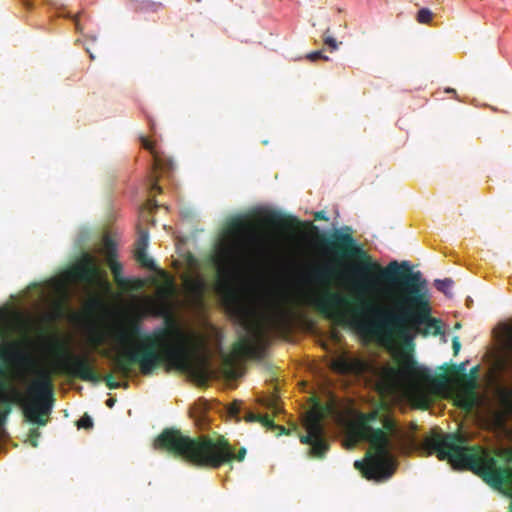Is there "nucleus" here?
Returning <instances> with one entry per match:
<instances>
[{
    "label": "nucleus",
    "mask_w": 512,
    "mask_h": 512,
    "mask_svg": "<svg viewBox=\"0 0 512 512\" xmlns=\"http://www.w3.org/2000/svg\"><path fill=\"white\" fill-rule=\"evenodd\" d=\"M323 249L337 260H354L348 269L354 287L361 292H375L382 283L397 284L400 293L392 308H382L371 301L361 303V308L373 316L364 320L354 318L351 322L361 333L377 338L384 343H399L405 350L413 351L417 336H437L442 333V322L432 316L427 281L420 271H412L408 262L391 261L386 267L375 261L345 226L336 229L328 237L321 236ZM378 376L386 385L400 381L432 383L445 386L449 379L445 373L433 376L430 369L420 366L410 352H403L398 366L384 365Z\"/></svg>",
    "instance_id": "f257e3e1"
},
{
    "label": "nucleus",
    "mask_w": 512,
    "mask_h": 512,
    "mask_svg": "<svg viewBox=\"0 0 512 512\" xmlns=\"http://www.w3.org/2000/svg\"><path fill=\"white\" fill-rule=\"evenodd\" d=\"M151 313L164 316L165 326L146 333L139 319H129L114 332V339L124 348L113 358L114 371L129 377L135 365L141 374L151 375L164 361L186 369L190 364L188 336L163 304L152 302Z\"/></svg>",
    "instance_id": "f03ea898"
},
{
    "label": "nucleus",
    "mask_w": 512,
    "mask_h": 512,
    "mask_svg": "<svg viewBox=\"0 0 512 512\" xmlns=\"http://www.w3.org/2000/svg\"><path fill=\"white\" fill-rule=\"evenodd\" d=\"M154 448L165 450L175 456L199 466L217 469L232 460L243 461L246 448L242 447L237 453L224 436L212 438L208 435L191 438L180 431L166 428L154 441Z\"/></svg>",
    "instance_id": "7ed1b4c3"
},
{
    "label": "nucleus",
    "mask_w": 512,
    "mask_h": 512,
    "mask_svg": "<svg viewBox=\"0 0 512 512\" xmlns=\"http://www.w3.org/2000/svg\"><path fill=\"white\" fill-rule=\"evenodd\" d=\"M28 398L14 385L0 378V428L5 425L14 404L24 409L26 418L39 426H45L54 405L52 374L47 369L37 371L36 379L28 388Z\"/></svg>",
    "instance_id": "20e7f679"
},
{
    "label": "nucleus",
    "mask_w": 512,
    "mask_h": 512,
    "mask_svg": "<svg viewBox=\"0 0 512 512\" xmlns=\"http://www.w3.org/2000/svg\"><path fill=\"white\" fill-rule=\"evenodd\" d=\"M379 418V411L361 413L352 426L353 434L361 440L369 442L373 453L367 454L366 462L355 461L354 466L368 480L384 481L395 471V463L391 455V440L386 432L372 427L371 423Z\"/></svg>",
    "instance_id": "39448f33"
},
{
    "label": "nucleus",
    "mask_w": 512,
    "mask_h": 512,
    "mask_svg": "<svg viewBox=\"0 0 512 512\" xmlns=\"http://www.w3.org/2000/svg\"><path fill=\"white\" fill-rule=\"evenodd\" d=\"M248 240L258 241L255 225L240 218L233 219L228 226V239L221 243L214 258L219 276L218 287L231 297L234 294L230 280L246 253Z\"/></svg>",
    "instance_id": "423d86ee"
},
{
    "label": "nucleus",
    "mask_w": 512,
    "mask_h": 512,
    "mask_svg": "<svg viewBox=\"0 0 512 512\" xmlns=\"http://www.w3.org/2000/svg\"><path fill=\"white\" fill-rule=\"evenodd\" d=\"M323 418L324 413L320 406L309 410L304 418L307 433L300 436L302 444L310 445L309 454L317 458H323L329 450V443L324 435Z\"/></svg>",
    "instance_id": "0eeeda50"
},
{
    "label": "nucleus",
    "mask_w": 512,
    "mask_h": 512,
    "mask_svg": "<svg viewBox=\"0 0 512 512\" xmlns=\"http://www.w3.org/2000/svg\"><path fill=\"white\" fill-rule=\"evenodd\" d=\"M348 299L339 292L325 289L321 295L312 302L313 306L326 318L345 323V313L342 307L347 305Z\"/></svg>",
    "instance_id": "6e6552de"
},
{
    "label": "nucleus",
    "mask_w": 512,
    "mask_h": 512,
    "mask_svg": "<svg viewBox=\"0 0 512 512\" xmlns=\"http://www.w3.org/2000/svg\"><path fill=\"white\" fill-rule=\"evenodd\" d=\"M64 367L67 373L87 382H99L101 376L96 372L93 360L87 355L69 354Z\"/></svg>",
    "instance_id": "1a4fd4ad"
},
{
    "label": "nucleus",
    "mask_w": 512,
    "mask_h": 512,
    "mask_svg": "<svg viewBox=\"0 0 512 512\" xmlns=\"http://www.w3.org/2000/svg\"><path fill=\"white\" fill-rule=\"evenodd\" d=\"M141 144L153 156L152 173L149 178L150 191L161 193L162 188L158 185L159 174L169 173L172 171L174 168V163L169 157L155 150L153 142H151L148 138L141 137Z\"/></svg>",
    "instance_id": "9d476101"
},
{
    "label": "nucleus",
    "mask_w": 512,
    "mask_h": 512,
    "mask_svg": "<svg viewBox=\"0 0 512 512\" xmlns=\"http://www.w3.org/2000/svg\"><path fill=\"white\" fill-rule=\"evenodd\" d=\"M381 422L383 426L381 429L391 440V453L394 451L406 453L414 448L416 444L413 437L400 429L394 419L384 416Z\"/></svg>",
    "instance_id": "9b49d317"
},
{
    "label": "nucleus",
    "mask_w": 512,
    "mask_h": 512,
    "mask_svg": "<svg viewBox=\"0 0 512 512\" xmlns=\"http://www.w3.org/2000/svg\"><path fill=\"white\" fill-rule=\"evenodd\" d=\"M331 368L338 374L361 376L370 371L371 366L362 358L343 354L331 362Z\"/></svg>",
    "instance_id": "f8f14e48"
},
{
    "label": "nucleus",
    "mask_w": 512,
    "mask_h": 512,
    "mask_svg": "<svg viewBox=\"0 0 512 512\" xmlns=\"http://www.w3.org/2000/svg\"><path fill=\"white\" fill-rule=\"evenodd\" d=\"M68 276L76 281L92 283L100 277V268L93 256L85 254L78 264L69 269Z\"/></svg>",
    "instance_id": "ddd939ff"
},
{
    "label": "nucleus",
    "mask_w": 512,
    "mask_h": 512,
    "mask_svg": "<svg viewBox=\"0 0 512 512\" xmlns=\"http://www.w3.org/2000/svg\"><path fill=\"white\" fill-rule=\"evenodd\" d=\"M263 353V347L257 344L247 335L241 336L232 346V355L226 359L229 365L235 360L246 358H260Z\"/></svg>",
    "instance_id": "4468645a"
},
{
    "label": "nucleus",
    "mask_w": 512,
    "mask_h": 512,
    "mask_svg": "<svg viewBox=\"0 0 512 512\" xmlns=\"http://www.w3.org/2000/svg\"><path fill=\"white\" fill-rule=\"evenodd\" d=\"M107 263H108L109 268L113 274L115 283L121 290H123L125 292H129V291L139 290L143 287L142 280L128 279V278L123 277V275H122L123 266L120 262H118L117 260H113V261L111 260Z\"/></svg>",
    "instance_id": "2eb2a0df"
},
{
    "label": "nucleus",
    "mask_w": 512,
    "mask_h": 512,
    "mask_svg": "<svg viewBox=\"0 0 512 512\" xmlns=\"http://www.w3.org/2000/svg\"><path fill=\"white\" fill-rule=\"evenodd\" d=\"M149 235L146 230H140L135 243L134 257L136 261L144 268L156 270V266L151 258L148 257L146 250L148 247Z\"/></svg>",
    "instance_id": "dca6fc26"
},
{
    "label": "nucleus",
    "mask_w": 512,
    "mask_h": 512,
    "mask_svg": "<svg viewBox=\"0 0 512 512\" xmlns=\"http://www.w3.org/2000/svg\"><path fill=\"white\" fill-rule=\"evenodd\" d=\"M496 397L500 407L499 419L504 421L506 418L512 417V387H498Z\"/></svg>",
    "instance_id": "f3484780"
},
{
    "label": "nucleus",
    "mask_w": 512,
    "mask_h": 512,
    "mask_svg": "<svg viewBox=\"0 0 512 512\" xmlns=\"http://www.w3.org/2000/svg\"><path fill=\"white\" fill-rule=\"evenodd\" d=\"M264 221L266 224L281 230H289L300 225L297 218L292 216H283L276 212L267 214Z\"/></svg>",
    "instance_id": "a211bd4d"
},
{
    "label": "nucleus",
    "mask_w": 512,
    "mask_h": 512,
    "mask_svg": "<svg viewBox=\"0 0 512 512\" xmlns=\"http://www.w3.org/2000/svg\"><path fill=\"white\" fill-rule=\"evenodd\" d=\"M244 419L246 422H259L267 429L275 431L277 433V435H282V434L289 435L290 434V430L286 429L284 426L275 424L273 419H271L268 415H261V414H256L253 412H247Z\"/></svg>",
    "instance_id": "6ab92c4d"
},
{
    "label": "nucleus",
    "mask_w": 512,
    "mask_h": 512,
    "mask_svg": "<svg viewBox=\"0 0 512 512\" xmlns=\"http://www.w3.org/2000/svg\"><path fill=\"white\" fill-rule=\"evenodd\" d=\"M337 275L336 269L331 265H323L313 271V279L321 284H328Z\"/></svg>",
    "instance_id": "aec40b11"
},
{
    "label": "nucleus",
    "mask_w": 512,
    "mask_h": 512,
    "mask_svg": "<svg viewBox=\"0 0 512 512\" xmlns=\"http://www.w3.org/2000/svg\"><path fill=\"white\" fill-rule=\"evenodd\" d=\"M457 405L464 409L465 411L469 412L474 409V407L477 405L478 398L477 395H473L471 393H467L462 391L457 396Z\"/></svg>",
    "instance_id": "412c9836"
},
{
    "label": "nucleus",
    "mask_w": 512,
    "mask_h": 512,
    "mask_svg": "<svg viewBox=\"0 0 512 512\" xmlns=\"http://www.w3.org/2000/svg\"><path fill=\"white\" fill-rule=\"evenodd\" d=\"M103 252L106 256L107 262L117 260V247L116 243L109 237L104 238Z\"/></svg>",
    "instance_id": "4be33fe9"
},
{
    "label": "nucleus",
    "mask_w": 512,
    "mask_h": 512,
    "mask_svg": "<svg viewBox=\"0 0 512 512\" xmlns=\"http://www.w3.org/2000/svg\"><path fill=\"white\" fill-rule=\"evenodd\" d=\"M463 391L477 395L475 390L477 388L476 376L463 374Z\"/></svg>",
    "instance_id": "5701e85b"
},
{
    "label": "nucleus",
    "mask_w": 512,
    "mask_h": 512,
    "mask_svg": "<svg viewBox=\"0 0 512 512\" xmlns=\"http://www.w3.org/2000/svg\"><path fill=\"white\" fill-rule=\"evenodd\" d=\"M433 13L428 8H422L418 11L416 20L420 24H429L432 21Z\"/></svg>",
    "instance_id": "b1692460"
},
{
    "label": "nucleus",
    "mask_w": 512,
    "mask_h": 512,
    "mask_svg": "<svg viewBox=\"0 0 512 512\" xmlns=\"http://www.w3.org/2000/svg\"><path fill=\"white\" fill-rule=\"evenodd\" d=\"M452 286H453V281L449 278H446L443 280H440V279L435 280V287L437 288V290L443 292L446 295L450 294V290H451Z\"/></svg>",
    "instance_id": "393cba45"
},
{
    "label": "nucleus",
    "mask_w": 512,
    "mask_h": 512,
    "mask_svg": "<svg viewBox=\"0 0 512 512\" xmlns=\"http://www.w3.org/2000/svg\"><path fill=\"white\" fill-rule=\"evenodd\" d=\"M507 356L504 361V367L506 370L512 372V328L509 331L508 342H507Z\"/></svg>",
    "instance_id": "a878e982"
},
{
    "label": "nucleus",
    "mask_w": 512,
    "mask_h": 512,
    "mask_svg": "<svg viewBox=\"0 0 512 512\" xmlns=\"http://www.w3.org/2000/svg\"><path fill=\"white\" fill-rule=\"evenodd\" d=\"M323 41L326 45H328L332 50L337 48L336 39L330 35V28H327L323 34Z\"/></svg>",
    "instance_id": "bb28decb"
},
{
    "label": "nucleus",
    "mask_w": 512,
    "mask_h": 512,
    "mask_svg": "<svg viewBox=\"0 0 512 512\" xmlns=\"http://www.w3.org/2000/svg\"><path fill=\"white\" fill-rule=\"evenodd\" d=\"M104 381H105L106 386L109 389H118L122 386V384L120 382H118L114 379L112 374H107L104 377Z\"/></svg>",
    "instance_id": "cd10ccee"
},
{
    "label": "nucleus",
    "mask_w": 512,
    "mask_h": 512,
    "mask_svg": "<svg viewBox=\"0 0 512 512\" xmlns=\"http://www.w3.org/2000/svg\"><path fill=\"white\" fill-rule=\"evenodd\" d=\"M77 425L79 428L90 429L93 427V420L90 416L85 414L79 419Z\"/></svg>",
    "instance_id": "c85d7f7f"
},
{
    "label": "nucleus",
    "mask_w": 512,
    "mask_h": 512,
    "mask_svg": "<svg viewBox=\"0 0 512 512\" xmlns=\"http://www.w3.org/2000/svg\"><path fill=\"white\" fill-rule=\"evenodd\" d=\"M240 411H241V402L240 401H234L232 404H230V406L228 408V413L232 417L238 418Z\"/></svg>",
    "instance_id": "c756f323"
},
{
    "label": "nucleus",
    "mask_w": 512,
    "mask_h": 512,
    "mask_svg": "<svg viewBox=\"0 0 512 512\" xmlns=\"http://www.w3.org/2000/svg\"><path fill=\"white\" fill-rule=\"evenodd\" d=\"M306 58L310 61H317L319 59L328 60V57L322 51H314L307 54Z\"/></svg>",
    "instance_id": "7c9ffc66"
},
{
    "label": "nucleus",
    "mask_w": 512,
    "mask_h": 512,
    "mask_svg": "<svg viewBox=\"0 0 512 512\" xmlns=\"http://www.w3.org/2000/svg\"><path fill=\"white\" fill-rule=\"evenodd\" d=\"M40 437V432L37 429H32L29 433V441L33 447L38 446V438Z\"/></svg>",
    "instance_id": "2f4dec72"
},
{
    "label": "nucleus",
    "mask_w": 512,
    "mask_h": 512,
    "mask_svg": "<svg viewBox=\"0 0 512 512\" xmlns=\"http://www.w3.org/2000/svg\"><path fill=\"white\" fill-rule=\"evenodd\" d=\"M466 364L467 362H462L461 364L459 365H451V370L452 372L454 373H460V374H466L465 373V370H466Z\"/></svg>",
    "instance_id": "473e14b6"
},
{
    "label": "nucleus",
    "mask_w": 512,
    "mask_h": 512,
    "mask_svg": "<svg viewBox=\"0 0 512 512\" xmlns=\"http://www.w3.org/2000/svg\"><path fill=\"white\" fill-rule=\"evenodd\" d=\"M452 348L454 355H457L461 348V343L458 336H454L452 339Z\"/></svg>",
    "instance_id": "72a5a7b5"
},
{
    "label": "nucleus",
    "mask_w": 512,
    "mask_h": 512,
    "mask_svg": "<svg viewBox=\"0 0 512 512\" xmlns=\"http://www.w3.org/2000/svg\"><path fill=\"white\" fill-rule=\"evenodd\" d=\"M314 219L319 221H328V217L325 211H317L314 214Z\"/></svg>",
    "instance_id": "f704fd0d"
},
{
    "label": "nucleus",
    "mask_w": 512,
    "mask_h": 512,
    "mask_svg": "<svg viewBox=\"0 0 512 512\" xmlns=\"http://www.w3.org/2000/svg\"><path fill=\"white\" fill-rule=\"evenodd\" d=\"M158 208L157 201L155 199H149L146 203V209L149 211H153Z\"/></svg>",
    "instance_id": "c9c22d12"
},
{
    "label": "nucleus",
    "mask_w": 512,
    "mask_h": 512,
    "mask_svg": "<svg viewBox=\"0 0 512 512\" xmlns=\"http://www.w3.org/2000/svg\"><path fill=\"white\" fill-rule=\"evenodd\" d=\"M116 403V399L115 398H108L105 402L106 406L109 407V408H112Z\"/></svg>",
    "instance_id": "e433bc0d"
},
{
    "label": "nucleus",
    "mask_w": 512,
    "mask_h": 512,
    "mask_svg": "<svg viewBox=\"0 0 512 512\" xmlns=\"http://www.w3.org/2000/svg\"><path fill=\"white\" fill-rule=\"evenodd\" d=\"M7 355V349L0 345V359H4Z\"/></svg>",
    "instance_id": "4c0bfd02"
},
{
    "label": "nucleus",
    "mask_w": 512,
    "mask_h": 512,
    "mask_svg": "<svg viewBox=\"0 0 512 512\" xmlns=\"http://www.w3.org/2000/svg\"><path fill=\"white\" fill-rule=\"evenodd\" d=\"M478 374V366H475L471 369L470 373L468 375H473L477 377Z\"/></svg>",
    "instance_id": "58836bf2"
},
{
    "label": "nucleus",
    "mask_w": 512,
    "mask_h": 512,
    "mask_svg": "<svg viewBox=\"0 0 512 512\" xmlns=\"http://www.w3.org/2000/svg\"><path fill=\"white\" fill-rule=\"evenodd\" d=\"M24 5H25L28 9H31V8H32V3H30L29 1H25V2H24Z\"/></svg>",
    "instance_id": "ea45409f"
},
{
    "label": "nucleus",
    "mask_w": 512,
    "mask_h": 512,
    "mask_svg": "<svg viewBox=\"0 0 512 512\" xmlns=\"http://www.w3.org/2000/svg\"><path fill=\"white\" fill-rule=\"evenodd\" d=\"M445 92H446V93H454V94L456 93L455 89H453V88H447V89L445 90Z\"/></svg>",
    "instance_id": "a19ab883"
},
{
    "label": "nucleus",
    "mask_w": 512,
    "mask_h": 512,
    "mask_svg": "<svg viewBox=\"0 0 512 512\" xmlns=\"http://www.w3.org/2000/svg\"><path fill=\"white\" fill-rule=\"evenodd\" d=\"M197 286H198V288L201 290L203 285H202V283L198 282V283H197Z\"/></svg>",
    "instance_id": "79ce46f5"
},
{
    "label": "nucleus",
    "mask_w": 512,
    "mask_h": 512,
    "mask_svg": "<svg viewBox=\"0 0 512 512\" xmlns=\"http://www.w3.org/2000/svg\"><path fill=\"white\" fill-rule=\"evenodd\" d=\"M21 359L25 360V361H28L29 359L25 356H21Z\"/></svg>",
    "instance_id": "37998d69"
},
{
    "label": "nucleus",
    "mask_w": 512,
    "mask_h": 512,
    "mask_svg": "<svg viewBox=\"0 0 512 512\" xmlns=\"http://www.w3.org/2000/svg\"><path fill=\"white\" fill-rule=\"evenodd\" d=\"M123 386H124L125 388H127V387H128V383H127V382H126V383H124V384H123Z\"/></svg>",
    "instance_id": "c03bdc74"
}]
</instances>
